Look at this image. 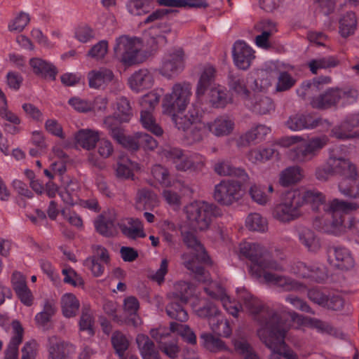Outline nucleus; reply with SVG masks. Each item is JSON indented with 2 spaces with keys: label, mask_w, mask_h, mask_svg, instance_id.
<instances>
[{
  "label": "nucleus",
  "mask_w": 359,
  "mask_h": 359,
  "mask_svg": "<svg viewBox=\"0 0 359 359\" xmlns=\"http://www.w3.org/2000/svg\"><path fill=\"white\" fill-rule=\"evenodd\" d=\"M154 81L152 74L147 69L135 72L128 80L130 88L136 92L152 88Z\"/></svg>",
  "instance_id": "20"
},
{
  "label": "nucleus",
  "mask_w": 359,
  "mask_h": 359,
  "mask_svg": "<svg viewBox=\"0 0 359 359\" xmlns=\"http://www.w3.org/2000/svg\"><path fill=\"white\" fill-rule=\"evenodd\" d=\"M151 173L161 184L166 187L171 186L170 173L166 168L159 164L154 165L151 168Z\"/></svg>",
  "instance_id": "53"
},
{
  "label": "nucleus",
  "mask_w": 359,
  "mask_h": 359,
  "mask_svg": "<svg viewBox=\"0 0 359 359\" xmlns=\"http://www.w3.org/2000/svg\"><path fill=\"white\" fill-rule=\"evenodd\" d=\"M107 50L108 41L107 40H102L89 50L88 55L97 60L102 59L107 54Z\"/></svg>",
  "instance_id": "64"
},
{
  "label": "nucleus",
  "mask_w": 359,
  "mask_h": 359,
  "mask_svg": "<svg viewBox=\"0 0 359 359\" xmlns=\"http://www.w3.org/2000/svg\"><path fill=\"white\" fill-rule=\"evenodd\" d=\"M240 253L251 262L249 271L257 278L261 277L265 269L283 270L281 264L274 260L269 252L258 243H244L241 244Z\"/></svg>",
  "instance_id": "4"
},
{
  "label": "nucleus",
  "mask_w": 359,
  "mask_h": 359,
  "mask_svg": "<svg viewBox=\"0 0 359 359\" xmlns=\"http://www.w3.org/2000/svg\"><path fill=\"white\" fill-rule=\"evenodd\" d=\"M170 330L172 332H177L183 340L190 344H195L196 343V336L187 325L171 322L170 323Z\"/></svg>",
  "instance_id": "42"
},
{
  "label": "nucleus",
  "mask_w": 359,
  "mask_h": 359,
  "mask_svg": "<svg viewBox=\"0 0 359 359\" xmlns=\"http://www.w3.org/2000/svg\"><path fill=\"white\" fill-rule=\"evenodd\" d=\"M234 347L244 359H261L250 344L245 340H236Z\"/></svg>",
  "instance_id": "52"
},
{
  "label": "nucleus",
  "mask_w": 359,
  "mask_h": 359,
  "mask_svg": "<svg viewBox=\"0 0 359 359\" xmlns=\"http://www.w3.org/2000/svg\"><path fill=\"white\" fill-rule=\"evenodd\" d=\"M357 27V19L353 12H347L339 20V33L346 38L355 33Z\"/></svg>",
  "instance_id": "37"
},
{
  "label": "nucleus",
  "mask_w": 359,
  "mask_h": 359,
  "mask_svg": "<svg viewBox=\"0 0 359 359\" xmlns=\"http://www.w3.org/2000/svg\"><path fill=\"white\" fill-rule=\"evenodd\" d=\"M135 226H127L125 224H121L120 229L121 232L129 238L135 239L137 237L144 238L146 236L145 233L141 228V222L138 219L134 221Z\"/></svg>",
  "instance_id": "59"
},
{
  "label": "nucleus",
  "mask_w": 359,
  "mask_h": 359,
  "mask_svg": "<svg viewBox=\"0 0 359 359\" xmlns=\"http://www.w3.org/2000/svg\"><path fill=\"white\" fill-rule=\"evenodd\" d=\"M208 130L217 137L229 135L234 126L233 121L226 117L219 116L206 124Z\"/></svg>",
  "instance_id": "26"
},
{
  "label": "nucleus",
  "mask_w": 359,
  "mask_h": 359,
  "mask_svg": "<svg viewBox=\"0 0 359 359\" xmlns=\"http://www.w3.org/2000/svg\"><path fill=\"white\" fill-rule=\"evenodd\" d=\"M75 38L81 43H87L95 37L94 30L88 25L83 24L76 27Z\"/></svg>",
  "instance_id": "58"
},
{
  "label": "nucleus",
  "mask_w": 359,
  "mask_h": 359,
  "mask_svg": "<svg viewBox=\"0 0 359 359\" xmlns=\"http://www.w3.org/2000/svg\"><path fill=\"white\" fill-rule=\"evenodd\" d=\"M206 124L201 123H194L185 131L183 141L187 145H193L201 142L205 134Z\"/></svg>",
  "instance_id": "34"
},
{
  "label": "nucleus",
  "mask_w": 359,
  "mask_h": 359,
  "mask_svg": "<svg viewBox=\"0 0 359 359\" xmlns=\"http://www.w3.org/2000/svg\"><path fill=\"white\" fill-rule=\"evenodd\" d=\"M141 41L137 38H129L126 36L119 37L114 47L116 58L125 65L130 66L143 61L140 53Z\"/></svg>",
  "instance_id": "7"
},
{
  "label": "nucleus",
  "mask_w": 359,
  "mask_h": 359,
  "mask_svg": "<svg viewBox=\"0 0 359 359\" xmlns=\"http://www.w3.org/2000/svg\"><path fill=\"white\" fill-rule=\"evenodd\" d=\"M278 151L273 147L253 149L248 153V159L252 163L265 162L270 160Z\"/></svg>",
  "instance_id": "46"
},
{
  "label": "nucleus",
  "mask_w": 359,
  "mask_h": 359,
  "mask_svg": "<svg viewBox=\"0 0 359 359\" xmlns=\"http://www.w3.org/2000/svg\"><path fill=\"white\" fill-rule=\"evenodd\" d=\"M116 106L120 121L128 122L133 115L129 100L126 97H121L117 99Z\"/></svg>",
  "instance_id": "54"
},
{
  "label": "nucleus",
  "mask_w": 359,
  "mask_h": 359,
  "mask_svg": "<svg viewBox=\"0 0 359 359\" xmlns=\"http://www.w3.org/2000/svg\"><path fill=\"white\" fill-rule=\"evenodd\" d=\"M203 346L211 352H217L226 349L224 342L218 337L209 333H203L201 335Z\"/></svg>",
  "instance_id": "45"
},
{
  "label": "nucleus",
  "mask_w": 359,
  "mask_h": 359,
  "mask_svg": "<svg viewBox=\"0 0 359 359\" xmlns=\"http://www.w3.org/2000/svg\"><path fill=\"white\" fill-rule=\"evenodd\" d=\"M111 345L118 357L125 355L130 343L125 334L120 331H115L111 337Z\"/></svg>",
  "instance_id": "44"
},
{
  "label": "nucleus",
  "mask_w": 359,
  "mask_h": 359,
  "mask_svg": "<svg viewBox=\"0 0 359 359\" xmlns=\"http://www.w3.org/2000/svg\"><path fill=\"white\" fill-rule=\"evenodd\" d=\"M116 224H118L114 217L101 215L95 222V226L100 234L109 238L113 236L116 233Z\"/></svg>",
  "instance_id": "32"
},
{
  "label": "nucleus",
  "mask_w": 359,
  "mask_h": 359,
  "mask_svg": "<svg viewBox=\"0 0 359 359\" xmlns=\"http://www.w3.org/2000/svg\"><path fill=\"white\" fill-rule=\"evenodd\" d=\"M124 311L128 314V318L126 323L129 325L137 327L139 324V317L137 312L139 309L140 304L137 299L133 296L128 297L124 299L123 302Z\"/></svg>",
  "instance_id": "36"
},
{
  "label": "nucleus",
  "mask_w": 359,
  "mask_h": 359,
  "mask_svg": "<svg viewBox=\"0 0 359 359\" xmlns=\"http://www.w3.org/2000/svg\"><path fill=\"white\" fill-rule=\"evenodd\" d=\"M169 302L165 306L167 315L173 320L184 323L189 319V315L184 306L187 303H182L181 301L168 299Z\"/></svg>",
  "instance_id": "31"
},
{
  "label": "nucleus",
  "mask_w": 359,
  "mask_h": 359,
  "mask_svg": "<svg viewBox=\"0 0 359 359\" xmlns=\"http://www.w3.org/2000/svg\"><path fill=\"white\" fill-rule=\"evenodd\" d=\"M191 284L186 281H178L173 287L172 291L166 295L168 299L178 300L182 303H188L192 295Z\"/></svg>",
  "instance_id": "29"
},
{
  "label": "nucleus",
  "mask_w": 359,
  "mask_h": 359,
  "mask_svg": "<svg viewBox=\"0 0 359 359\" xmlns=\"http://www.w3.org/2000/svg\"><path fill=\"white\" fill-rule=\"evenodd\" d=\"M274 104L268 97H260L253 105V111L259 114H266L274 110Z\"/></svg>",
  "instance_id": "56"
},
{
  "label": "nucleus",
  "mask_w": 359,
  "mask_h": 359,
  "mask_svg": "<svg viewBox=\"0 0 359 359\" xmlns=\"http://www.w3.org/2000/svg\"><path fill=\"white\" fill-rule=\"evenodd\" d=\"M336 266L341 270H349L354 266V259L351 252L344 247H334Z\"/></svg>",
  "instance_id": "33"
},
{
  "label": "nucleus",
  "mask_w": 359,
  "mask_h": 359,
  "mask_svg": "<svg viewBox=\"0 0 359 359\" xmlns=\"http://www.w3.org/2000/svg\"><path fill=\"white\" fill-rule=\"evenodd\" d=\"M196 314L201 318H207L209 322L212 318H218L220 317V311L217 306L212 302H207L203 306L198 308Z\"/></svg>",
  "instance_id": "55"
},
{
  "label": "nucleus",
  "mask_w": 359,
  "mask_h": 359,
  "mask_svg": "<svg viewBox=\"0 0 359 359\" xmlns=\"http://www.w3.org/2000/svg\"><path fill=\"white\" fill-rule=\"evenodd\" d=\"M61 306L63 315L67 318H72L75 316L79 311V302L75 295L67 293L61 299Z\"/></svg>",
  "instance_id": "38"
},
{
  "label": "nucleus",
  "mask_w": 359,
  "mask_h": 359,
  "mask_svg": "<svg viewBox=\"0 0 359 359\" xmlns=\"http://www.w3.org/2000/svg\"><path fill=\"white\" fill-rule=\"evenodd\" d=\"M99 137L98 132L90 129H81L75 134L76 142L87 150L95 148Z\"/></svg>",
  "instance_id": "30"
},
{
  "label": "nucleus",
  "mask_w": 359,
  "mask_h": 359,
  "mask_svg": "<svg viewBox=\"0 0 359 359\" xmlns=\"http://www.w3.org/2000/svg\"><path fill=\"white\" fill-rule=\"evenodd\" d=\"M246 182L240 180H222L215 185L214 189V199L220 205L229 206L237 202L241 197V190L242 185Z\"/></svg>",
  "instance_id": "9"
},
{
  "label": "nucleus",
  "mask_w": 359,
  "mask_h": 359,
  "mask_svg": "<svg viewBox=\"0 0 359 359\" xmlns=\"http://www.w3.org/2000/svg\"><path fill=\"white\" fill-rule=\"evenodd\" d=\"M245 222L247 227L250 231L264 232L267 229V222L266 219L262 217L258 213L249 215Z\"/></svg>",
  "instance_id": "51"
},
{
  "label": "nucleus",
  "mask_w": 359,
  "mask_h": 359,
  "mask_svg": "<svg viewBox=\"0 0 359 359\" xmlns=\"http://www.w3.org/2000/svg\"><path fill=\"white\" fill-rule=\"evenodd\" d=\"M48 359H67L75 348L69 342L52 337L48 339Z\"/></svg>",
  "instance_id": "15"
},
{
  "label": "nucleus",
  "mask_w": 359,
  "mask_h": 359,
  "mask_svg": "<svg viewBox=\"0 0 359 359\" xmlns=\"http://www.w3.org/2000/svg\"><path fill=\"white\" fill-rule=\"evenodd\" d=\"M296 231L300 243L304 245L309 251L316 252L320 249V245L315 233L310 229L298 225L296 226Z\"/></svg>",
  "instance_id": "25"
},
{
  "label": "nucleus",
  "mask_w": 359,
  "mask_h": 359,
  "mask_svg": "<svg viewBox=\"0 0 359 359\" xmlns=\"http://www.w3.org/2000/svg\"><path fill=\"white\" fill-rule=\"evenodd\" d=\"M159 102V96L156 93H149L144 95L140 100V104L142 107L141 111H150Z\"/></svg>",
  "instance_id": "63"
},
{
  "label": "nucleus",
  "mask_w": 359,
  "mask_h": 359,
  "mask_svg": "<svg viewBox=\"0 0 359 359\" xmlns=\"http://www.w3.org/2000/svg\"><path fill=\"white\" fill-rule=\"evenodd\" d=\"M233 62L239 69H247L255 58L253 50L244 41H237L233 48Z\"/></svg>",
  "instance_id": "14"
},
{
  "label": "nucleus",
  "mask_w": 359,
  "mask_h": 359,
  "mask_svg": "<svg viewBox=\"0 0 359 359\" xmlns=\"http://www.w3.org/2000/svg\"><path fill=\"white\" fill-rule=\"evenodd\" d=\"M242 298L245 308L260 326L257 330L259 339L262 341L271 344L268 339L267 332L283 322L282 316L273 309L262 304L259 299L250 294H245Z\"/></svg>",
  "instance_id": "3"
},
{
  "label": "nucleus",
  "mask_w": 359,
  "mask_h": 359,
  "mask_svg": "<svg viewBox=\"0 0 359 359\" xmlns=\"http://www.w3.org/2000/svg\"><path fill=\"white\" fill-rule=\"evenodd\" d=\"M327 162L333 175H339L345 178L356 179L358 176L356 168L348 159L330 157Z\"/></svg>",
  "instance_id": "16"
},
{
  "label": "nucleus",
  "mask_w": 359,
  "mask_h": 359,
  "mask_svg": "<svg viewBox=\"0 0 359 359\" xmlns=\"http://www.w3.org/2000/svg\"><path fill=\"white\" fill-rule=\"evenodd\" d=\"M294 194L297 198H300L301 207L304 204H309L315 211H318L320 206L323 207V210L331 216V226L333 228V233H338L343 230L344 213L358 208V205L356 203L346 202L337 198L333 199L329 203H326L325 195L316 189L307 190L303 194L294 191Z\"/></svg>",
  "instance_id": "1"
},
{
  "label": "nucleus",
  "mask_w": 359,
  "mask_h": 359,
  "mask_svg": "<svg viewBox=\"0 0 359 359\" xmlns=\"http://www.w3.org/2000/svg\"><path fill=\"white\" fill-rule=\"evenodd\" d=\"M229 86L231 90L240 95L243 98H248L250 91L248 90L243 76L239 74H231L229 76Z\"/></svg>",
  "instance_id": "43"
},
{
  "label": "nucleus",
  "mask_w": 359,
  "mask_h": 359,
  "mask_svg": "<svg viewBox=\"0 0 359 359\" xmlns=\"http://www.w3.org/2000/svg\"><path fill=\"white\" fill-rule=\"evenodd\" d=\"M182 236L184 244L192 250L191 252L182 255L183 265L194 273V277L198 282H207L210 279V274L201 264H210V259L203 245L189 231L182 232Z\"/></svg>",
  "instance_id": "2"
},
{
  "label": "nucleus",
  "mask_w": 359,
  "mask_h": 359,
  "mask_svg": "<svg viewBox=\"0 0 359 359\" xmlns=\"http://www.w3.org/2000/svg\"><path fill=\"white\" fill-rule=\"evenodd\" d=\"M94 323V318L90 308L88 306H83L79 322L80 331L86 332L90 337L93 336L95 334Z\"/></svg>",
  "instance_id": "41"
},
{
  "label": "nucleus",
  "mask_w": 359,
  "mask_h": 359,
  "mask_svg": "<svg viewBox=\"0 0 359 359\" xmlns=\"http://www.w3.org/2000/svg\"><path fill=\"white\" fill-rule=\"evenodd\" d=\"M203 166L202 163H194L193 160L187 156L183 154L182 158H180L179 161L175 165V167L178 171H187V170H196L199 167Z\"/></svg>",
  "instance_id": "62"
},
{
  "label": "nucleus",
  "mask_w": 359,
  "mask_h": 359,
  "mask_svg": "<svg viewBox=\"0 0 359 359\" xmlns=\"http://www.w3.org/2000/svg\"><path fill=\"white\" fill-rule=\"evenodd\" d=\"M286 333V327L284 322L276 325L274 329H272L267 332L269 341L271 344L267 342L262 341L266 347L271 349L276 354L281 356L285 359H298L297 354L291 350L285 349V343L284 341Z\"/></svg>",
  "instance_id": "11"
},
{
  "label": "nucleus",
  "mask_w": 359,
  "mask_h": 359,
  "mask_svg": "<svg viewBox=\"0 0 359 359\" xmlns=\"http://www.w3.org/2000/svg\"><path fill=\"white\" fill-rule=\"evenodd\" d=\"M270 132V128L264 125H257L241 137L243 145L249 144L255 140L261 141Z\"/></svg>",
  "instance_id": "40"
},
{
  "label": "nucleus",
  "mask_w": 359,
  "mask_h": 359,
  "mask_svg": "<svg viewBox=\"0 0 359 359\" xmlns=\"http://www.w3.org/2000/svg\"><path fill=\"white\" fill-rule=\"evenodd\" d=\"M127 8L132 15H142L149 11L151 2L149 0H128Z\"/></svg>",
  "instance_id": "50"
},
{
  "label": "nucleus",
  "mask_w": 359,
  "mask_h": 359,
  "mask_svg": "<svg viewBox=\"0 0 359 359\" xmlns=\"http://www.w3.org/2000/svg\"><path fill=\"white\" fill-rule=\"evenodd\" d=\"M321 118L311 114H296L292 116L286 122V126L292 130L314 128L320 125Z\"/></svg>",
  "instance_id": "19"
},
{
  "label": "nucleus",
  "mask_w": 359,
  "mask_h": 359,
  "mask_svg": "<svg viewBox=\"0 0 359 359\" xmlns=\"http://www.w3.org/2000/svg\"><path fill=\"white\" fill-rule=\"evenodd\" d=\"M339 61L333 56L325 57L312 60L309 63V67L313 74H317L318 69H326L336 67Z\"/></svg>",
  "instance_id": "49"
},
{
  "label": "nucleus",
  "mask_w": 359,
  "mask_h": 359,
  "mask_svg": "<svg viewBox=\"0 0 359 359\" xmlns=\"http://www.w3.org/2000/svg\"><path fill=\"white\" fill-rule=\"evenodd\" d=\"M191 86L189 83H175L170 93L166 94L163 99V107L166 114L182 112L190 101Z\"/></svg>",
  "instance_id": "6"
},
{
  "label": "nucleus",
  "mask_w": 359,
  "mask_h": 359,
  "mask_svg": "<svg viewBox=\"0 0 359 359\" xmlns=\"http://www.w3.org/2000/svg\"><path fill=\"white\" fill-rule=\"evenodd\" d=\"M140 121L144 128L156 136H161L163 134L162 128L156 123L151 112L141 111Z\"/></svg>",
  "instance_id": "48"
},
{
  "label": "nucleus",
  "mask_w": 359,
  "mask_h": 359,
  "mask_svg": "<svg viewBox=\"0 0 359 359\" xmlns=\"http://www.w3.org/2000/svg\"><path fill=\"white\" fill-rule=\"evenodd\" d=\"M262 275L266 282L272 283L285 291L298 290L302 287L301 283L287 276L269 272H264Z\"/></svg>",
  "instance_id": "24"
},
{
  "label": "nucleus",
  "mask_w": 359,
  "mask_h": 359,
  "mask_svg": "<svg viewBox=\"0 0 359 359\" xmlns=\"http://www.w3.org/2000/svg\"><path fill=\"white\" fill-rule=\"evenodd\" d=\"M187 217L195 230L207 229L213 217L222 215V210L214 203L205 201L194 202L185 207Z\"/></svg>",
  "instance_id": "5"
},
{
  "label": "nucleus",
  "mask_w": 359,
  "mask_h": 359,
  "mask_svg": "<svg viewBox=\"0 0 359 359\" xmlns=\"http://www.w3.org/2000/svg\"><path fill=\"white\" fill-rule=\"evenodd\" d=\"M30 20L29 15L20 12L18 16L9 24L8 29L11 32H22Z\"/></svg>",
  "instance_id": "61"
},
{
  "label": "nucleus",
  "mask_w": 359,
  "mask_h": 359,
  "mask_svg": "<svg viewBox=\"0 0 359 359\" xmlns=\"http://www.w3.org/2000/svg\"><path fill=\"white\" fill-rule=\"evenodd\" d=\"M184 67V53L182 48L174 49L166 53L162 60L160 73L170 78L180 73Z\"/></svg>",
  "instance_id": "12"
},
{
  "label": "nucleus",
  "mask_w": 359,
  "mask_h": 359,
  "mask_svg": "<svg viewBox=\"0 0 359 359\" xmlns=\"http://www.w3.org/2000/svg\"><path fill=\"white\" fill-rule=\"evenodd\" d=\"M29 65L36 76L44 79L55 80L58 71L52 63L39 57H34L29 60Z\"/></svg>",
  "instance_id": "21"
},
{
  "label": "nucleus",
  "mask_w": 359,
  "mask_h": 359,
  "mask_svg": "<svg viewBox=\"0 0 359 359\" xmlns=\"http://www.w3.org/2000/svg\"><path fill=\"white\" fill-rule=\"evenodd\" d=\"M345 93L341 89L331 88L318 96L313 97L310 104L314 109H327L336 106Z\"/></svg>",
  "instance_id": "13"
},
{
  "label": "nucleus",
  "mask_w": 359,
  "mask_h": 359,
  "mask_svg": "<svg viewBox=\"0 0 359 359\" xmlns=\"http://www.w3.org/2000/svg\"><path fill=\"white\" fill-rule=\"evenodd\" d=\"M326 144V141L321 138H313L309 142L292 146L288 151V157L297 163H304L311 160Z\"/></svg>",
  "instance_id": "10"
},
{
  "label": "nucleus",
  "mask_w": 359,
  "mask_h": 359,
  "mask_svg": "<svg viewBox=\"0 0 359 359\" xmlns=\"http://www.w3.org/2000/svg\"><path fill=\"white\" fill-rule=\"evenodd\" d=\"M265 187L254 184L249 189V194L253 201L264 205L270 200L269 196L264 192Z\"/></svg>",
  "instance_id": "57"
},
{
  "label": "nucleus",
  "mask_w": 359,
  "mask_h": 359,
  "mask_svg": "<svg viewBox=\"0 0 359 359\" xmlns=\"http://www.w3.org/2000/svg\"><path fill=\"white\" fill-rule=\"evenodd\" d=\"M215 69L211 65L204 67L196 85V95L198 99L203 97L205 93L215 88Z\"/></svg>",
  "instance_id": "17"
},
{
  "label": "nucleus",
  "mask_w": 359,
  "mask_h": 359,
  "mask_svg": "<svg viewBox=\"0 0 359 359\" xmlns=\"http://www.w3.org/2000/svg\"><path fill=\"white\" fill-rule=\"evenodd\" d=\"M210 326L212 332L220 337H228L231 334V329L228 320L223 319L221 316L218 318H212L210 321Z\"/></svg>",
  "instance_id": "47"
},
{
  "label": "nucleus",
  "mask_w": 359,
  "mask_h": 359,
  "mask_svg": "<svg viewBox=\"0 0 359 359\" xmlns=\"http://www.w3.org/2000/svg\"><path fill=\"white\" fill-rule=\"evenodd\" d=\"M180 113L169 114L172 116V120L175 126L183 131H186L194 123H197L200 121V111L198 109L191 108L187 114L182 116Z\"/></svg>",
  "instance_id": "22"
},
{
  "label": "nucleus",
  "mask_w": 359,
  "mask_h": 359,
  "mask_svg": "<svg viewBox=\"0 0 359 359\" xmlns=\"http://www.w3.org/2000/svg\"><path fill=\"white\" fill-rule=\"evenodd\" d=\"M302 178V170L300 167L290 166L283 170L279 177V183L284 187H287L290 185L299 182Z\"/></svg>",
  "instance_id": "35"
},
{
  "label": "nucleus",
  "mask_w": 359,
  "mask_h": 359,
  "mask_svg": "<svg viewBox=\"0 0 359 359\" xmlns=\"http://www.w3.org/2000/svg\"><path fill=\"white\" fill-rule=\"evenodd\" d=\"M13 337L5 351L4 359H18V347L22 342L24 329L18 320L12 322Z\"/></svg>",
  "instance_id": "18"
},
{
  "label": "nucleus",
  "mask_w": 359,
  "mask_h": 359,
  "mask_svg": "<svg viewBox=\"0 0 359 359\" xmlns=\"http://www.w3.org/2000/svg\"><path fill=\"white\" fill-rule=\"evenodd\" d=\"M300 198H297L294 191L287 194L285 200L274 206L272 215L278 221L289 223L297 219L302 215L300 205Z\"/></svg>",
  "instance_id": "8"
},
{
  "label": "nucleus",
  "mask_w": 359,
  "mask_h": 359,
  "mask_svg": "<svg viewBox=\"0 0 359 359\" xmlns=\"http://www.w3.org/2000/svg\"><path fill=\"white\" fill-rule=\"evenodd\" d=\"M210 102L215 108L224 107L231 100L227 92L218 86L209 92Z\"/></svg>",
  "instance_id": "39"
},
{
  "label": "nucleus",
  "mask_w": 359,
  "mask_h": 359,
  "mask_svg": "<svg viewBox=\"0 0 359 359\" xmlns=\"http://www.w3.org/2000/svg\"><path fill=\"white\" fill-rule=\"evenodd\" d=\"M295 83V80L287 72L280 73L276 86L277 92L286 91L290 89Z\"/></svg>",
  "instance_id": "60"
},
{
  "label": "nucleus",
  "mask_w": 359,
  "mask_h": 359,
  "mask_svg": "<svg viewBox=\"0 0 359 359\" xmlns=\"http://www.w3.org/2000/svg\"><path fill=\"white\" fill-rule=\"evenodd\" d=\"M136 343L142 359H161L158 350L148 336L139 334L136 337Z\"/></svg>",
  "instance_id": "23"
},
{
  "label": "nucleus",
  "mask_w": 359,
  "mask_h": 359,
  "mask_svg": "<svg viewBox=\"0 0 359 359\" xmlns=\"http://www.w3.org/2000/svg\"><path fill=\"white\" fill-rule=\"evenodd\" d=\"M88 78L90 88H99L111 82L114 79V74L110 69L100 68L99 70L90 72Z\"/></svg>",
  "instance_id": "28"
},
{
  "label": "nucleus",
  "mask_w": 359,
  "mask_h": 359,
  "mask_svg": "<svg viewBox=\"0 0 359 359\" xmlns=\"http://www.w3.org/2000/svg\"><path fill=\"white\" fill-rule=\"evenodd\" d=\"M214 170L216 173L222 176H231L240 180L241 182H248V175L245 170L241 168L232 166L225 161L218 162L215 165Z\"/></svg>",
  "instance_id": "27"
}]
</instances>
